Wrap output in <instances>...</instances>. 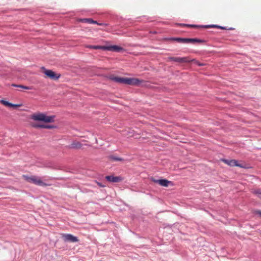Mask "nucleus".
<instances>
[{"mask_svg": "<svg viewBox=\"0 0 261 261\" xmlns=\"http://www.w3.org/2000/svg\"><path fill=\"white\" fill-rule=\"evenodd\" d=\"M30 118L34 121L49 123L54 121L55 116H47L44 113L37 112L32 114Z\"/></svg>", "mask_w": 261, "mask_h": 261, "instance_id": "1", "label": "nucleus"}, {"mask_svg": "<svg viewBox=\"0 0 261 261\" xmlns=\"http://www.w3.org/2000/svg\"><path fill=\"white\" fill-rule=\"evenodd\" d=\"M86 47L91 49H101L103 50H107L110 51H113L116 52H120L123 50V48L117 45H111V46H99V45H86Z\"/></svg>", "mask_w": 261, "mask_h": 261, "instance_id": "2", "label": "nucleus"}, {"mask_svg": "<svg viewBox=\"0 0 261 261\" xmlns=\"http://www.w3.org/2000/svg\"><path fill=\"white\" fill-rule=\"evenodd\" d=\"M23 177L24 179L28 182L33 183L37 186L46 187L49 185L43 182L40 177L36 176L33 175L31 176H28L27 175H23Z\"/></svg>", "mask_w": 261, "mask_h": 261, "instance_id": "3", "label": "nucleus"}, {"mask_svg": "<svg viewBox=\"0 0 261 261\" xmlns=\"http://www.w3.org/2000/svg\"><path fill=\"white\" fill-rule=\"evenodd\" d=\"M41 69L46 76L51 80H57L60 76V74L56 73L51 70L46 69L44 67H42Z\"/></svg>", "mask_w": 261, "mask_h": 261, "instance_id": "4", "label": "nucleus"}, {"mask_svg": "<svg viewBox=\"0 0 261 261\" xmlns=\"http://www.w3.org/2000/svg\"><path fill=\"white\" fill-rule=\"evenodd\" d=\"M168 61H172L175 62H178L180 63H188L190 62V60L189 59L188 57H171L168 58Z\"/></svg>", "mask_w": 261, "mask_h": 261, "instance_id": "5", "label": "nucleus"}, {"mask_svg": "<svg viewBox=\"0 0 261 261\" xmlns=\"http://www.w3.org/2000/svg\"><path fill=\"white\" fill-rule=\"evenodd\" d=\"M141 83V81L138 79L125 77L124 84L129 85L137 86L139 85Z\"/></svg>", "mask_w": 261, "mask_h": 261, "instance_id": "6", "label": "nucleus"}, {"mask_svg": "<svg viewBox=\"0 0 261 261\" xmlns=\"http://www.w3.org/2000/svg\"><path fill=\"white\" fill-rule=\"evenodd\" d=\"M152 181L155 183H158L160 185L163 187H167L169 185L172 183L171 181H169L166 179H155L152 178Z\"/></svg>", "mask_w": 261, "mask_h": 261, "instance_id": "7", "label": "nucleus"}, {"mask_svg": "<svg viewBox=\"0 0 261 261\" xmlns=\"http://www.w3.org/2000/svg\"><path fill=\"white\" fill-rule=\"evenodd\" d=\"M62 237L66 242H76L78 241V239L76 237L70 234H63Z\"/></svg>", "mask_w": 261, "mask_h": 261, "instance_id": "8", "label": "nucleus"}, {"mask_svg": "<svg viewBox=\"0 0 261 261\" xmlns=\"http://www.w3.org/2000/svg\"><path fill=\"white\" fill-rule=\"evenodd\" d=\"M222 161L224 163H225V164H227L228 165L231 166V167L237 166V167H240L241 168L244 167V166L243 165L238 164V161L236 160H227L226 159H223Z\"/></svg>", "mask_w": 261, "mask_h": 261, "instance_id": "9", "label": "nucleus"}, {"mask_svg": "<svg viewBox=\"0 0 261 261\" xmlns=\"http://www.w3.org/2000/svg\"><path fill=\"white\" fill-rule=\"evenodd\" d=\"M183 25H186L189 27L194 28L202 27V28H219V29H223V30L225 29V28L224 27H220V26H219L217 25H203V26H199V25H194V24H183Z\"/></svg>", "mask_w": 261, "mask_h": 261, "instance_id": "10", "label": "nucleus"}, {"mask_svg": "<svg viewBox=\"0 0 261 261\" xmlns=\"http://www.w3.org/2000/svg\"><path fill=\"white\" fill-rule=\"evenodd\" d=\"M106 179L112 182H119L122 180V178L120 176H114L113 175L106 176Z\"/></svg>", "mask_w": 261, "mask_h": 261, "instance_id": "11", "label": "nucleus"}, {"mask_svg": "<svg viewBox=\"0 0 261 261\" xmlns=\"http://www.w3.org/2000/svg\"><path fill=\"white\" fill-rule=\"evenodd\" d=\"M109 79L117 83L124 84L125 77L115 76L114 75H112L110 76Z\"/></svg>", "mask_w": 261, "mask_h": 261, "instance_id": "12", "label": "nucleus"}, {"mask_svg": "<svg viewBox=\"0 0 261 261\" xmlns=\"http://www.w3.org/2000/svg\"><path fill=\"white\" fill-rule=\"evenodd\" d=\"M32 126L34 128H53V126L50 125L40 124L37 123H32Z\"/></svg>", "mask_w": 261, "mask_h": 261, "instance_id": "13", "label": "nucleus"}, {"mask_svg": "<svg viewBox=\"0 0 261 261\" xmlns=\"http://www.w3.org/2000/svg\"><path fill=\"white\" fill-rule=\"evenodd\" d=\"M0 103L8 108H13V109H16V104L11 103H10L8 101H7L4 99H1Z\"/></svg>", "mask_w": 261, "mask_h": 261, "instance_id": "14", "label": "nucleus"}, {"mask_svg": "<svg viewBox=\"0 0 261 261\" xmlns=\"http://www.w3.org/2000/svg\"><path fill=\"white\" fill-rule=\"evenodd\" d=\"M82 147V144L79 141H74L70 145L69 148L73 149H80Z\"/></svg>", "mask_w": 261, "mask_h": 261, "instance_id": "15", "label": "nucleus"}, {"mask_svg": "<svg viewBox=\"0 0 261 261\" xmlns=\"http://www.w3.org/2000/svg\"><path fill=\"white\" fill-rule=\"evenodd\" d=\"M204 41L197 38H187V43H202Z\"/></svg>", "mask_w": 261, "mask_h": 261, "instance_id": "16", "label": "nucleus"}, {"mask_svg": "<svg viewBox=\"0 0 261 261\" xmlns=\"http://www.w3.org/2000/svg\"><path fill=\"white\" fill-rule=\"evenodd\" d=\"M173 40L176 41L178 42L182 43H187V38H174Z\"/></svg>", "mask_w": 261, "mask_h": 261, "instance_id": "17", "label": "nucleus"}, {"mask_svg": "<svg viewBox=\"0 0 261 261\" xmlns=\"http://www.w3.org/2000/svg\"><path fill=\"white\" fill-rule=\"evenodd\" d=\"M80 21H81L82 22L91 23V22H93V19H92L91 18H84V19H81Z\"/></svg>", "mask_w": 261, "mask_h": 261, "instance_id": "18", "label": "nucleus"}, {"mask_svg": "<svg viewBox=\"0 0 261 261\" xmlns=\"http://www.w3.org/2000/svg\"><path fill=\"white\" fill-rule=\"evenodd\" d=\"M109 158L113 161H122L123 160L121 159V158H118V157H116L115 156H113V155H111L109 157Z\"/></svg>", "mask_w": 261, "mask_h": 261, "instance_id": "19", "label": "nucleus"}, {"mask_svg": "<svg viewBox=\"0 0 261 261\" xmlns=\"http://www.w3.org/2000/svg\"><path fill=\"white\" fill-rule=\"evenodd\" d=\"M190 62H193L194 63V64L197 65L199 66H204L205 64L204 63H201L198 61H196L194 59L190 60Z\"/></svg>", "mask_w": 261, "mask_h": 261, "instance_id": "20", "label": "nucleus"}, {"mask_svg": "<svg viewBox=\"0 0 261 261\" xmlns=\"http://www.w3.org/2000/svg\"><path fill=\"white\" fill-rule=\"evenodd\" d=\"M17 87H19V88H23L24 89H26V90H31L32 89V88L30 87H28V86H23V85H17Z\"/></svg>", "mask_w": 261, "mask_h": 261, "instance_id": "21", "label": "nucleus"}, {"mask_svg": "<svg viewBox=\"0 0 261 261\" xmlns=\"http://www.w3.org/2000/svg\"><path fill=\"white\" fill-rule=\"evenodd\" d=\"M255 194L257 195L258 197L261 198V192L259 190H257L255 192Z\"/></svg>", "mask_w": 261, "mask_h": 261, "instance_id": "22", "label": "nucleus"}, {"mask_svg": "<svg viewBox=\"0 0 261 261\" xmlns=\"http://www.w3.org/2000/svg\"><path fill=\"white\" fill-rule=\"evenodd\" d=\"M254 214L259 215V216L261 217V211H255L254 212Z\"/></svg>", "mask_w": 261, "mask_h": 261, "instance_id": "23", "label": "nucleus"}, {"mask_svg": "<svg viewBox=\"0 0 261 261\" xmlns=\"http://www.w3.org/2000/svg\"><path fill=\"white\" fill-rule=\"evenodd\" d=\"M91 23L97 24H98V25H102V23H98L97 21H94V20H93V22H91Z\"/></svg>", "mask_w": 261, "mask_h": 261, "instance_id": "24", "label": "nucleus"}, {"mask_svg": "<svg viewBox=\"0 0 261 261\" xmlns=\"http://www.w3.org/2000/svg\"><path fill=\"white\" fill-rule=\"evenodd\" d=\"M97 185L99 186V187H105V186L102 185L101 183L100 182H97Z\"/></svg>", "mask_w": 261, "mask_h": 261, "instance_id": "25", "label": "nucleus"}, {"mask_svg": "<svg viewBox=\"0 0 261 261\" xmlns=\"http://www.w3.org/2000/svg\"><path fill=\"white\" fill-rule=\"evenodd\" d=\"M126 135H127L128 137H132L133 136V135L132 134V133H129V134H125Z\"/></svg>", "mask_w": 261, "mask_h": 261, "instance_id": "26", "label": "nucleus"}, {"mask_svg": "<svg viewBox=\"0 0 261 261\" xmlns=\"http://www.w3.org/2000/svg\"><path fill=\"white\" fill-rule=\"evenodd\" d=\"M21 106V105H18V104H17V108H19V107H20Z\"/></svg>", "mask_w": 261, "mask_h": 261, "instance_id": "27", "label": "nucleus"}, {"mask_svg": "<svg viewBox=\"0 0 261 261\" xmlns=\"http://www.w3.org/2000/svg\"><path fill=\"white\" fill-rule=\"evenodd\" d=\"M13 86L16 87V85H15V84H13Z\"/></svg>", "mask_w": 261, "mask_h": 261, "instance_id": "28", "label": "nucleus"}]
</instances>
